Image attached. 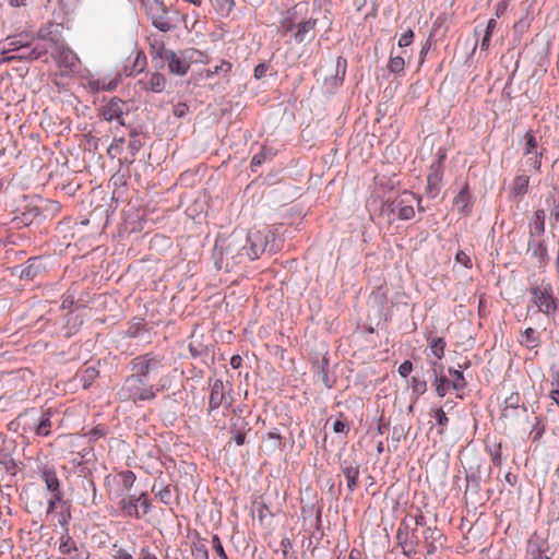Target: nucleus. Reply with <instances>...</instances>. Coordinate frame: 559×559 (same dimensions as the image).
<instances>
[{
    "mask_svg": "<svg viewBox=\"0 0 559 559\" xmlns=\"http://www.w3.org/2000/svg\"><path fill=\"white\" fill-rule=\"evenodd\" d=\"M119 507L124 515L139 519V506L134 496L124 497L119 501Z\"/></svg>",
    "mask_w": 559,
    "mask_h": 559,
    "instance_id": "393cba45",
    "label": "nucleus"
},
{
    "mask_svg": "<svg viewBox=\"0 0 559 559\" xmlns=\"http://www.w3.org/2000/svg\"><path fill=\"white\" fill-rule=\"evenodd\" d=\"M443 538V534L437 527H427L424 531V539L427 545V552L433 554L437 549L435 543Z\"/></svg>",
    "mask_w": 559,
    "mask_h": 559,
    "instance_id": "b1692460",
    "label": "nucleus"
},
{
    "mask_svg": "<svg viewBox=\"0 0 559 559\" xmlns=\"http://www.w3.org/2000/svg\"><path fill=\"white\" fill-rule=\"evenodd\" d=\"M127 111V103L118 97H112L105 106H103L100 110L102 117L106 121H118V123L121 126L124 124L122 116Z\"/></svg>",
    "mask_w": 559,
    "mask_h": 559,
    "instance_id": "9b49d317",
    "label": "nucleus"
},
{
    "mask_svg": "<svg viewBox=\"0 0 559 559\" xmlns=\"http://www.w3.org/2000/svg\"><path fill=\"white\" fill-rule=\"evenodd\" d=\"M145 64H146V57L143 52L139 51L136 53V58H135L133 67H134V69H136L138 72H141V71H143Z\"/></svg>",
    "mask_w": 559,
    "mask_h": 559,
    "instance_id": "4d7b16f0",
    "label": "nucleus"
},
{
    "mask_svg": "<svg viewBox=\"0 0 559 559\" xmlns=\"http://www.w3.org/2000/svg\"><path fill=\"white\" fill-rule=\"evenodd\" d=\"M130 364L133 373L146 381L163 376L169 369L165 356L153 352L134 357Z\"/></svg>",
    "mask_w": 559,
    "mask_h": 559,
    "instance_id": "f03ea898",
    "label": "nucleus"
},
{
    "mask_svg": "<svg viewBox=\"0 0 559 559\" xmlns=\"http://www.w3.org/2000/svg\"><path fill=\"white\" fill-rule=\"evenodd\" d=\"M521 344L527 348H535L539 345V338L536 331L532 328H527L521 338Z\"/></svg>",
    "mask_w": 559,
    "mask_h": 559,
    "instance_id": "2f4dec72",
    "label": "nucleus"
},
{
    "mask_svg": "<svg viewBox=\"0 0 559 559\" xmlns=\"http://www.w3.org/2000/svg\"><path fill=\"white\" fill-rule=\"evenodd\" d=\"M412 390L417 395H423L427 391V383L424 379L412 378Z\"/></svg>",
    "mask_w": 559,
    "mask_h": 559,
    "instance_id": "de8ad7c7",
    "label": "nucleus"
},
{
    "mask_svg": "<svg viewBox=\"0 0 559 559\" xmlns=\"http://www.w3.org/2000/svg\"><path fill=\"white\" fill-rule=\"evenodd\" d=\"M152 491L155 496L163 502L164 504H170L173 501V492L170 490L169 485H165L164 481H160V489L157 490V483H155L152 487Z\"/></svg>",
    "mask_w": 559,
    "mask_h": 559,
    "instance_id": "c85d7f7f",
    "label": "nucleus"
},
{
    "mask_svg": "<svg viewBox=\"0 0 559 559\" xmlns=\"http://www.w3.org/2000/svg\"><path fill=\"white\" fill-rule=\"evenodd\" d=\"M88 558H90V552L83 545L75 547V550L72 551V555H68V559H88Z\"/></svg>",
    "mask_w": 559,
    "mask_h": 559,
    "instance_id": "8fccbe9b",
    "label": "nucleus"
},
{
    "mask_svg": "<svg viewBox=\"0 0 559 559\" xmlns=\"http://www.w3.org/2000/svg\"><path fill=\"white\" fill-rule=\"evenodd\" d=\"M445 341L442 337H435L430 342V350L435 357L441 359L444 355Z\"/></svg>",
    "mask_w": 559,
    "mask_h": 559,
    "instance_id": "58836bf2",
    "label": "nucleus"
},
{
    "mask_svg": "<svg viewBox=\"0 0 559 559\" xmlns=\"http://www.w3.org/2000/svg\"><path fill=\"white\" fill-rule=\"evenodd\" d=\"M528 186V177L526 176H519L514 180V192L516 194H524L527 190Z\"/></svg>",
    "mask_w": 559,
    "mask_h": 559,
    "instance_id": "49530a36",
    "label": "nucleus"
},
{
    "mask_svg": "<svg viewBox=\"0 0 559 559\" xmlns=\"http://www.w3.org/2000/svg\"><path fill=\"white\" fill-rule=\"evenodd\" d=\"M405 60L402 56H394L392 50L388 62V69L391 73L399 74L404 71Z\"/></svg>",
    "mask_w": 559,
    "mask_h": 559,
    "instance_id": "72a5a7b5",
    "label": "nucleus"
},
{
    "mask_svg": "<svg viewBox=\"0 0 559 559\" xmlns=\"http://www.w3.org/2000/svg\"><path fill=\"white\" fill-rule=\"evenodd\" d=\"M525 139V148L524 154L525 155H535V163L534 167L536 169L540 168V157L543 155V152H538V143L537 140L532 131H527L524 135Z\"/></svg>",
    "mask_w": 559,
    "mask_h": 559,
    "instance_id": "a211bd4d",
    "label": "nucleus"
},
{
    "mask_svg": "<svg viewBox=\"0 0 559 559\" xmlns=\"http://www.w3.org/2000/svg\"><path fill=\"white\" fill-rule=\"evenodd\" d=\"M438 368L442 369V366L433 361L432 371L435 374L436 392L440 397H443L449 389L452 388V383L444 376L439 374Z\"/></svg>",
    "mask_w": 559,
    "mask_h": 559,
    "instance_id": "aec40b11",
    "label": "nucleus"
},
{
    "mask_svg": "<svg viewBox=\"0 0 559 559\" xmlns=\"http://www.w3.org/2000/svg\"><path fill=\"white\" fill-rule=\"evenodd\" d=\"M415 199V194L411 192H404L400 198L390 204V210L392 213H395L400 219H411L415 215V211L412 204Z\"/></svg>",
    "mask_w": 559,
    "mask_h": 559,
    "instance_id": "9d476101",
    "label": "nucleus"
},
{
    "mask_svg": "<svg viewBox=\"0 0 559 559\" xmlns=\"http://www.w3.org/2000/svg\"><path fill=\"white\" fill-rule=\"evenodd\" d=\"M146 383L147 381L144 378L132 373L124 380L118 392L120 400L138 403L155 399L156 393L153 391V386Z\"/></svg>",
    "mask_w": 559,
    "mask_h": 559,
    "instance_id": "7ed1b4c3",
    "label": "nucleus"
},
{
    "mask_svg": "<svg viewBox=\"0 0 559 559\" xmlns=\"http://www.w3.org/2000/svg\"><path fill=\"white\" fill-rule=\"evenodd\" d=\"M188 106L183 103H179L174 106V115L177 117H183L188 112Z\"/></svg>",
    "mask_w": 559,
    "mask_h": 559,
    "instance_id": "338daca9",
    "label": "nucleus"
},
{
    "mask_svg": "<svg viewBox=\"0 0 559 559\" xmlns=\"http://www.w3.org/2000/svg\"><path fill=\"white\" fill-rule=\"evenodd\" d=\"M212 545H213V549L216 551V554L218 555V557L221 559H228V557L224 550V547L221 543V539L217 535H213Z\"/></svg>",
    "mask_w": 559,
    "mask_h": 559,
    "instance_id": "3c124183",
    "label": "nucleus"
},
{
    "mask_svg": "<svg viewBox=\"0 0 559 559\" xmlns=\"http://www.w3.org/2000/svg\"><path fill=\"white\" fill-rule=\"evenodd\" d=\"M112 558L114 559H133V554L123 548H119L115 551Z\"/></svg>",
    "mask_w": 559,
    "mask_h": 559,
    "instance_id": "0e129e2a",
    "label": "nucleus"
},
{
    "mask_svg": "<svg viewBox=\"0 0 559 559\" xmlns=\"http://www.w3.org/2000/svg\"><path fill=\"white\" fill-rule=\"evenodd\" d=\"M192 559H209V551L204 544L193 543L191 547Z\"/></svg>",
    "mask_w": 559,
    "mask_h": 559,
    "instance_id": "c03bdc74",
    "label": "nucleus"
},
{
    "mask_svg": "<svg viewBox=\"0 0 559 559\" xmlns=\"http://www.w3.org/2000/svg\"><path fill=\"white\" fill-rule=\"evenodd\" d=\"M59 68L62 73L69 74L73 73L78 69L79 58L69 48H60L55 57Z\"/></svg>",
    "mask_w": 559,
    "mask_h": 559,
    "instance_id": "2eb2a0df",
    "label": "nucleus"
},
{
    "mask_svg": "<svg viewBox=\"0 0 559 559\" xmlns=\"http://www.w3.org/2000/svg\"><path fill=\"white\" fill-rule=\"evenodd\" d=\"M407 429L403 425H395L392 428V441L394 442V447L397 448L399 443L406 439Z\"/></svg>",
    "mask_w": 559,
    "mask_h": 559,
    "instance_id": "37998d69",
    "label": "nucleus"
},
{
    "mask_svg": "<svg viewBox=\"0 0 559 559\" xmlns=\"http://www.w3.org/2000/svg\"><path fill=\"white\" fill-rule=\"evenodd\" d=\"M457 212L467 215L472 211V195L468 191V185L465 183L453 200Z\"/></svg>",
    "mask_w": 559,
    "mask_h": 559,
    "instance_id": "dca6fc26",
    "label": "nucleus"
},
{
    "mask_svg": "<svg viewBox=\"0 0 559 559\" xmlns=\"http://www.w3.org/2000/svg\"><path fill=\"white\" fill-rule=\"evenodd\" d=\"M308 3L299 2L293 8L288 9L280 21V31L287 34L296 29L297 23L300 20L302 11H307Z\"/></svg>",
    "mask_w": 559,
    "mask_h": 559,
    "instance_id": "f8f14e48",
    "label": "nucleus"
},
{
    "mask_svg": "<svg viewBox=\"0 0 559 559\" xmlns=\"http://www.w3.org/2000/svg\"><path fill=\"white\" fill-rule=\"evenodd\" d=\"M135 500H138V503H140L141 508L143 509V514H146L150 512L151 503H150L145 492H142L138 498H135Z\"/></svg>",
    "mask_w": 559,
    "mask_h": 559,
    "instance_id": "6e6d98bb",
    "label": "nucleus"
},
{
    "mask_svg": "<svg viewBox=\"0 0 559 559\" xmlns=\"http://www.w3.org/2000/svg\"><path fill=\"white\" fill-rule=\"evenodd\" d=\"M233 402L230 384H225L221 379L214 380L209 397V413H212L221 406L228 408L231 406Z\"/></svg>",
    "mask_w": 559,
    "mask_h": 559,
    "instance_id": "0eeeda50",
    "label": "nucleus"
},
{
    "mask_svg": "<svg viewBox=\"0 0 559 559\" xmlns=\"http://www.w3.org/2000/svg\"><path fill=\"white\" fill-rule=\"evenodd\" d=\"M449 374L453 377L452 389L455 391L462 390L466 386L463 372L453 368H449Z\"/></svg>",
    "mask_w": 559,
    "mask_h": 559,
    "instance_id": "4c0bfd02",
    "label": "nucleus"
},
{
    "mask_svg": "<svg viewBox=\"0 0 559 559\" xmlns=\"http://www.w3.org/2000/svg\"><path fill=\"white\" fill-rule=\"evenodd\" d=\"M545 231V211L537 210L534 213V217L530 224L531 237L539 236Z\"/></svg>",
    "mask_w": 559,
    "mask_h": 559,
    "instance_id": "a878e982",
    "label": "nucleus"
},
{
    "mask_svg": "<svg viewBox=\"0 0 559 559\" xmlns=\"http://www.w3.org/2000/svg\"><path fill=\"white\" fill-rule=\"evenodd\" d=\"M142 145H143V143L139 139L138 132H135V131L130 132V140H129V143H128V150H129V153H130V157H131L130 162L131 163L134 162L135 155L141 150Z\"/></svg>",
    "mask_w": 559,
    "mask_h": 559,
    "instance_id": "c9c22d12",
    "label": "nucleus"
},
{
    "mask_svg": "<svg viewBox=\"0 0 559 559\" xmlns=\"http://www.w3.org/2000/svg\"><path fill=\"white\" fill-rule=\"evenodd\" d=\"M97 377L98 370L95 367H87L80 374V381L84 389H88Z\"/></svg>",
    "mask_w": 559,
    "mask_h": 559,
    "instance_id": "f704fd0d",
    "label": "nucleus"
},
{
    "mask_svg": "<svg viewBox=\"0 0 559 559\" xmlns=\"http://www.w3.org/2000/svg\"><path fill=\"white\" fill-rule=\"evenodd\" d=\"M120 483L126 490H130L135 481V474L132 471H122L118 474Z\"/></svg>",
    "mask_w": 559,
    "mask_h": 559,
    "instance_id": "a19ab883",
    "label": "nucleus"
},
{
    "mask_svg": "<svg viewBox=\"0 0 559 559\" xmlns=\"http://www.w3.org/2000/svg\"><path fill=\"white\" fill-rule=\"evenodd\" d=\"M527 251L532 253L538 260L539 266H544L548 263L549 255L547 251V247L544 241H537L535 239H530L527 243Z\"/></svg>",
    "mask_w": 559,
    "mask_h": 559,
    "instance_id": "f3484780",
    "label": "nucleus"
},
{
    "mask_svg": "<svg viewBox=\"0 0 559 559\" xmlns=\"http://www.w3.org/2000/svg\"><path fill=\"white\" fill-rule=\"evenodd\" d=\"M217 269L230 271L235 265L248 260L247 246L242 236L233 234L224 240H217L214 248Z\"/></svg>",
    "mask_w": 559,
    "mask_h": 559,
    "instance_id": "f257e3e1",
    "label": "nucleus"
},
{
    "mask_svg": "<svg viewBox=\"0 0 559 559\" xmlns=\"http://www.w3.org/2000/svg\"><path fill=\"white\" fill-rule=\"evenodd\" d=\"M26 46V40H24V37L22 35L15 36V37H9L7 38V47L4 48L2 53H8L12 51H20L21 49H24Z\"/></svg>",
    "mask_w": 559,
    "mask_h": 559,
    "instance_id": "473e14b6",
    "label": "nucleus"
},
{
    "mask_svg": "<svg viewBox=\"0 0 559 559\" xmlns=\"http://www.w3.org/2000/svg\"><path fill=\"white\" fill-rule=\"evenodd\" d=\"M396 538H397L399 545L403 549V554L405 556L411 557V556L415 555L414 540L413 542L408 540V526L406 524L403 523L399 527L397 533H396Z\"/></svg>",
    "mask_w": 559,
    "mask_h": 559,
    "instance_id": "6ab92c4d",
    "label": "nucleus"
},
{
    "mask_svg": "<svg viewBox=\"0 0 559 559\" xmlns=\"http://www.w3.org/2000/svg\"><path fill=\"white\" fill-rule=\"evenodd\" d=\"M333 431L335 433H347L348 432V426L346 423L342 420H335L333 423Z\"/></svg>",
    "mask_w": 559,
    "mask_h": 559,
    "instance_id": "e2e57ef3",
    "label": "nucleus"
},
{
    "mask_svg": "<svg viewBox=\"0 0 559 559\" xmlns=\"http://www.w3.org/2000/svg\"><path fill=\"white\" fill-rule=\"evenodd\" d=\"M139 84L142 85V88L145 91L160 93L165 90L166 79L163 74L155 72L147 82L139 81Z\"/></svg>",
    "mask_w": 559,
    "mask_h": 559,
    "instance_id": "412c9836",
    "label": "nucleus"
},
{
    "mask_svg": "<svg viewBox=\"0 0 559 559\" xmlns=\"http://www.w3.org/2000/svg\"><path fill=\"white\" fill-rule=\"evenodd\" d=\"M528 551L531 555V559H544L542 555V549L537 544H530Z\"/></svg>",
    "mask_w": 559,
    "mask_h": 559,
    "instance_id": "052dcab7",
    "label": "nucleus"
},
{
    "mask_svg": "<svg viewBox=\"0 0 559 559\" xmlns=\"http://www.w3.org/2000/svg\"><path fill=\"white\" fill-rule=\"evenodd\" d=\"M267 71V67L263 63H260L258 64L255 68H254V78L257 79H261L265 75Z\"/></svg>",
    "mask_w": 559,
    "mask_h": 559,
    "instance_id": "774afa93",
    "label": "nucleus"
},
{
    "mask_svg": "<svg viewBox=\"0 0 559 559\" xmlns=\"http://www.w3.org/2000/svg\"><path fill=\"white\" fill-rule=\"evenodd\" d=\"M413 370V364L409 361V360H405L403 361L400 367H399V373L403 377V378H406L408 377V374L412 372Z\"/></svg>",
    "mask_w": 559,
    "mask_h": 559,
    "instance_id": "13d9d810",
    "label": "nucleus"
},
{
    "mask_svg": "<svg viewBox=\"0 0 559 559\" xmlns=\"http://www.w3.org/2000/svg\"><path fill=\"white\" fill-rule=\"evenodd\" d=\"M269 236L261 230H250L246 237H242L247 246L248 260L258 259L266 249Z\"/></svg>",
    "mask_w": 559,
    "mask_h": 559,
    "instance_id": "6e6552de",
    "label": "nucleus"
},
{
    "mask_svg": "<svg viewBox=\"0 0 559 559\" xmlns=\"http://www.w3.org/2000/svg\"><path fill=\"white\" fill-rule=\"evenodd\" d=\"M234 440L237 445H242L246 440V432L238 427V424H233Z\"/></svg>",
    "mask_w": 559,
    "mask_h": 559,
    "instance_id": "603ef678",
    "label": "nucleus"
},
{
    "mask_svg": "<svg viewBox=\"0 0 559 559\" xmlns=\"http://www.w3.org/2000/svg\"><path fill=\"white\" fill-rule=\"evenodd\" d=\"M317 19L299 20L293 38L297 44L310 43L316 37Z\"/></svg>",
    "mask_w": 559,
    "mask_h": 559,
    "instance_id": "ddd939ff",
    "label": "nucleus"
},
{
    "mask_svg": "<svg viewBox=\"0 0 559 559\" xmlns=\"http://www.w3.org/2000/svg\"><path fill=\"white\" fill-rule=\"evenodd\" d=\"M340 469L346 479L348 491L354 492L359 486L360 463L354 457L340 461Z\"/></svg>",
    "mask_w": 559,
    "mask_h": 559,
    "instance_id": "1a4fd4ad",
    "label": "nucleus"
},
{
    "mask_svg": "<svg viewBox=\"0 0 559 559\" xmlns=\"http://www.w3.org/2000/svg\"><path fill=\"white\" fill-rule=\"evenodd\" d=\"M432 416L435 417L438 425L439 435H443L449 424V418L442 407L432 409Z\"/></svg>",
    "mask_w": 559,
    "mask_h": 559,
    "instance_id": "e433bc0d",
    "label": "nucleus"
},
{
    "mask_svg": "<svg viewBox=\"0 0 559 559\" xmlns=\"http://www.w3.org/2000/svg\"><path fill=\"white\" fill-rule=\"evenodd\" d=\"M145 7L152 25L158 31L167 33L175 28L173 19L169 16V10L162 0H147Z\"/></svg>",
    "mask_w": 559,
    "mask_h": 559,
    "instance_id": "20e7f679",
    "label": "nucleus"
},
{
    "mask_svg": "<svg viewBox=\"0 0 559 559\" xmlns=\"http://www.w3.org/2000/svg\"><path fill=\"white\" fill-rule=\"evenodd\" d=\"M442 183L441 162L433 163L427 176L426 194L430 199L438 197Z\"/></svg>",
    "mask_w": 559,
    "mask_h": 559,
    "instance_id": "4468645a",
    "label": "nucleus"
},
{
    "mask_svg": "<svg viewBox=\"0 0 559 559\" xmlns=\"http://www.w3.org/2000/svg\"><path fill=\"white\" fill-rule=\"evenodd\" d=\"M50 427H51L50 414L45 413L38 419V423L35 424V433L37 436L47 437L50 435Z\"/></svg>",
    "mask_w": 559,
    "mask_h": 559,
    "instance_id": "7c9ffc66",
    "label": "nucleus"
},
{
    "mask_svg": "<svg viewBox=\"0 0 559 559\" xmlns=\"http://www.w3.org/2000/svg\"><path fill=\"white\" fill-rule=\"evenodd\" d=\"M231 69V64L227 61H222L219 66H215L213 69H207V78L218 74L221 72L227 73Z\"/></svg>",
    "mask_w": 559,
    "mask_h": 559,
    "instance_id": "09e8293b",
    "label": "nucleus"
},
{
    "mask_svg": "<svg viewBox=\"0 0 559 559\" xmlns=\"http://www.w3.org/2000/svg\"><path fill=\"white\" fill-rule=\"evenodd\" d=\"M195 56H202V53L193 48L185 49L179 52L171 50L170 52H166L165 62L170 73L182 76L187 74Z\"/></svg>",
    "mask_w": 559,
    "mask_h": 559,
    "instance_id": "39448f33",
    "label": "nucleus"
},
{
    "mask_svg": "<svg viewBox=\"0 0 559 559\" xmlns=\"http://www.w3.org/2000/svg\"><path fill=\"white\" fill-rule=\"evenodd\" d=\"M46 52L45 48L39 47H33L31 48L28 46V43L26 41V46L24 49H21L17 55L8 56L5 60L10 61L13 59H26V60H36L39 57H41Z\"/></svg>",
    "mask_w": 559,
    "mask_h": 559,
    "instance_id": "4be33fe9",
    "label": "nucleus"
},
{
    "mask_svg": "<svg viewBox=\"0 0 559 559\" xmlns=\"http://www.w3.org/2000/svg\"><path fill=\"white\" fill-rule=\"evenodd\" d=\"M413 38H414V32L412 29H407L405 33H403L400 36V39L397 43L399 47L403 48V47L409 46L413 43Z\"/></svg>",
    "mask_w": 559,
    "mask_h": 559,
    "instance_id": "864d4df0",
    "label": "nucleus"
},
{
    "mask_svg": "<svg viewBox=\"0 0 559 559\" xmlns=\"http://www.w3.org/2000/svg\"><path fill=\"white\" fill-rule=\"evenodd\" d=\"M51 493L52 495L48 500L47 514L52 513L57 509L58 504L63 501V493L61 490Z\"/></svg>",
    "mask_w": 559,
    "mask_h": 559,
    "instance_id": "a18cd8bd",
    "label": "nucleus"
},
{
    "mask_svg": "<svg viewBox=\"0 0 559 559\" xmlns=\"http://www.w3.org/2000/svg\"><path fill=\"white\" fill-rule=\"evenodd\" d=\"M265 158H266V154L263 151L260 152V153L254 154L252 159H251V167H252V169H254L258 166H261L263 164V162L265 160Z\"/></svg>",
    "mask_w": 559,
    "mask_h": 559,
    "instance_id": "bf43d9fd",
    "label": "nucleus"
},
{
    "mask_svg": "<svg viewBox=\"0 0 559 559\" xmlns=\"http://www.w3.org/2000/svg\"><path fill=\"white\" fill-rule=\"evenodd\" d=\"M107 433V430L105 427L103 426H96L95 428H93L91 431H90V436L92 439L96 440L98 438H102L104 436H106Z\"/></svg>",
    "mask_w": 559,
    "mask_h": 559,
    "instance_id": "680f3d73",
    "label": "nucleus"
},
{
    "mask_svg": "<svg viewBox=\"0 0 559 559\" xmlns=\"http://www.w3.org/2000/svg\"><path fill=\"white\" fill-rule=\"evenodd\" d=\"M139 559H157V556L151 551L150 547L144 546L140 550Z\"/></svg>",
    "mask_w": 559,
    "mask_h": 559,
    "instance_id": "69168bd1",
    "label": "nucleus"
},
{
    "mask_svg": "<svg viewBox=\"0 0 559 559\" xmlns=\"http://www.w3.org/2000/svg\"><path fill=\"white\" fill-rule=\"evenodd\" d=\"M75 547H78V544L69 535H63L61 537L59 550L62 555H72Z\"/></svg>",
    "mask_w": 559,
    "mask_h": 559,
    "instance_id": "ea45409f",
    "label": "nucleus"
},
{
    "mask_svg": "<svg viewBox=\"0 0 559 559\" xmlns=\"http://www.w3.org/2000/svg\"><path fill=\"white\" fill-rule=\"evenodd\" d=\"M533 302L538 310L547 316L557 311L558 299L554 296V290L550 284L542 283L540 285L532 288Z\"/></svg>",
    "mask_w": 559,
    "mask_h": 559,
    "instance_id": "423d86ee",
    "label": "nucleus"
},
{
    "mask_svg": "<svg viewBox=\"0 0 559 559\" xmlns=\"http://www.w3.org/2000/svg\"><path fill=\"white\" fill-rule=\"evenodd\" d=\"M41 261L39 258L28 259L25 265L21 266L20 277L25 280H33L40 271Z\"/></svg>",
    "mask_w": 559,
    "mask_h": 559,
    "instance_id": "5701e85b",
    "label": "nucleus"
},
{
    "mask_svg": "<svg viewBox=\"0 0 559 559\" xmlns=\"http://www.w3.org/2000/svg\"><path fill=\"white\" fill-rule=\"evenodd\" d=\"M83 488L85 491H91L92 492V500L91 502L93 504H96V486L94 484V481L92 479H85L83 480Z\"/></svg>",
    "mask_w": 559,
    "mask_h": 559,
    "instance_id": "5fc2aeb1",
    "label": "nucleus"
},
{
    "mask_svg": "<svg viewBox=\"0 0 559 559\" xmlns=\"http://www.w3.org/2000/svg\"><path fill=\"white\" fill-rule=\"evenodd\" d=\"M170 49H167L165 47V44L163 41H154L151 44L150 53L153 58V60L159 59L162 61L160 64H158L159 68H164L165 60H166V52H170Z\"/></svg>",
    "mask_w": 559,
    "mask_h": 559,
    "instance_id": "cd10ccee",
    "label": "nucleus"
},
{
    "mask_svg": "<svg viewBox=\"0 0 559 559\" xmlns=\"http://www.w3.org/2000/svg\"><path fill=\"white\" fill-rule=\"evenodd\" d=\"M216 11L224 16H227L235 7V0H215Z\"/></svg>",
    "mask_w": 559,
    "mask_h": 559,
    "instance_id": "79ce46f5",
    "label": "nucleus"
},
{
    "mask_svg": "<svg viewBox=\"0 0 559 559\" xmlns=\"http://www.w3.org/2000/svg\"><path fill=\"white\" fill-rule=\"evenodd\" d=\"M41 479L50 492L60 491V481L55 469L45 468L41 473Z\"/></svg>",
    "mask_w": 559,
    "mask_h": 559,
    "instance_id": "bb28decb",
    "label": "nucleus"
},
{
    "mask_svg": "<svg viewBox=\"0 0 559 559\" xmlns=\"http://www.w3.org/2000/svg\"><path fill=\"white\" fill-rule=\"evenodd\" d=\"M520 395L519 393H511L504 401V407L502 409V417L508 418L512 415V412L520 407Z\"/></svg>",
    "mask_w": 559,
    "mask_h": 559,
    "instance_id": "c756f323",
    "label": "nucleus"
}]
</instances>
